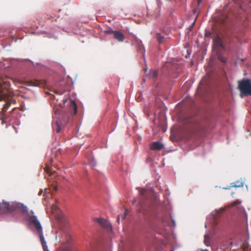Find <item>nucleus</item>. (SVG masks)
Listing matches in <instances>:
<instances>
[{"mask_svg": "<svg viewBox=\"0 0 251 251\" xmlns=\"http://www.w3.org/2000/svg\"><path fill=\"white\" fill-rule=\"evenodd\" d=\"M9 87L10 82L9 81L3 79L0 80V101L2 100H7L1 112L2 119L6 118L5 113L11 105L8 91Z\"/></svg>", "mask_w": 251, "mask_h": 251, "instance_id": "f257e3e1", "label": "nucleus"}, {"mask_svg": "<svg viewBox=\"0 0 251 251\" xmlns=\"http://www.w3.org/2000/svg\"><path fill=\"white\" fill-rule=\"evenodd\" d=\"M27 216V219L30 224L34 225L35 227L37 233L39 235L41 243L42 244L44 251H49L48 249V247L46 244V242L45 240L43 233L42 231V227L41 225L38 220L37 217L35 216L31 215L27 210V213H23Z\"/></svg>", "mask_w": 251, "mask_h": 251, "instance_id": "f03ea898", "label": "nucleus"}, {"mask_svg": "<svg viewBox=\"0 0 251 251\" xmlns=\"http://www.w3.org/2000/svg\"><path fill=\"white\" fill-rule=\"evenodd\" d=\"M18 209H21L23 213H27L26 206L16 202L0 201V211L2 212H12Z\"/></svg>", "mask_w": 251, "mask_h": 251, "instance_id": "7ed1b4c3", "label": "nucleus"}, {"mask_svg": "<svg viewBox=\"0 0 251 251\" xmlns=\"http://www.w3.org/2000/svg\"><path fill=\"white\" fill-rule=\"evenodd\" d=\"M238 89L241 94L251 96V83L249 79L243 78L238 81Z\"/></svg>", "mask_w": 251, "mask_h": 251, "instance_id": "20e7f679", "label": "nucleus"}, {"mask_svg": "<svg viewBox=\"0 0 251 251\" xmlns=\"http://www.w3.org/2000/svg\"><path fill=\"white\" fill-rule=\"evenodd\" d=\"M213 46L217 49H223L224 48L222 39L219 36H216L213 39Z\"/></svg>", "mask_w": 251, "mask_h": 251, "instance_id": "39448f33", "label": "nucleus"}, {"mask_svg": "<svg viewBox=\"0 0 251 251\" xmlns=\"http://www.w3.org/2000/svg\"><path fill=\"white\" fill-rule=\"evenodd\" d=\"M164 147L163 145L159 142H154L151 145L150 149L153 151H160Z\"/></svg>", "mask_w": 251, "mask_h": 251, "instance_id": "423d86ee", "label": "nucleus"}, {"mask_svg": "<svg viewBox=\"0 0 251 251\" xmlns=\"http://www.w3.org/2000/svg\"><path fill=\"white\" fill-rule=\"evenodd\" d=\"M96 221L100 225V226L104 228L108 229L111 227L110 224L104 219L98 218Z\"/></svg>", "mask_w": 251, "mask_h": 251, "instance_id": "0eeeda50", "label": "nucleus"}, {"mask_svg": "<svg viewBox=\"0 0 251 251\" xmlns=\"http://www.w3.org/2000/svg\"><path fill=\"white\" fill-rule=\"evenodd\" d=\"M114 34V38L119 42H123L125 39L124 34L119 31H111Z\"/></svg>", "mask_w": 251, "mask_h": 251, "instance_id": "6e6552de", "label": "nucleus"}, {"mask_svg": "<svg viewBox=\"0 0 251 251\" xmlns=\"http://www.w3.org/2000/svg\"><path fill=\"white\" fill-rule=\"evenodd\" d=\"M52 161H53L52 159H51L50 160V163L48 164H47L46 165L45 167L44 168L45 171L47 173L49 174L50 176H51L54 173H55L54 172H51V169H50V164L52 163Z\"/></svg>", "mask_w": 251, "mask_h": 251, "instance_id": "1a4fd4ad", "label": "nucleus"}, {"mask_svg": "<svg viewBox=\"0 0 251 251\" xmlns=\"http://www.w3.org/2000/svg\"><path fill=\"white\" fill-rule=\"evenodd\" d=\"M147 75L149 78L154 79L157 76V72L156 70H151Z\"/></svg>", "mask_w": 251, "mask_h": 251, "instance_id": "9d476101", "label": "nucleus"}, {"mask_svg": "<svg viewBox=\"0 0 251 251\" xmlns=\"http://www.w3.org/2000/svg\"><path fill=\"white\" fill-rule=\"evenodd\" d=\"M70 108L73 109L74 111V115H75L77 111V107L75 102L74 100L70 101Z\"/></svg>", "mask_w": 251, "mask_h": 251, "instance_id": "9b49d317", "label": "nucleus"}, {"mask_svg": "<svg viewBox=\"0 0 251 251\" xmlns=\"http://www.w3.org/2000/svg\"><path fill=\"white\" fill-rule=\"evenodd\" d=\"M243 186V182L242 181H237L236 182H232L230 184L231 187H241Z\"/></svg>", "mask_w": 251, "mask_h": 251, "instance_id": "f8f14e48", "label": "nucleus"}, {"mask_svg": "<svg viewBox=\"0 0 251 251\" xmlns=\"http://www.w3.org/2000/svg\"><path fill=\"white\" fill-rule=\"evenodd\" d=\"M155 38L156 39L157 41H158V43L159 44H162L163 43L165 38L163 36H162L160 33H157L155 35Z\"/></svg>", "mask_w": 251, "mask_h": 251, "instance_id": "ddd939ff", "label": "nucleus"}, {"mask_svg": "<svg viewBox=\"0 0 251 251\" xmlns=\"http://www.w3.org/2000/svg\"><path fill=\"white\" fill-rule=\"evenodd\" d=\"M147 191L145 189H142L140 191V195L144 198L146 197Z\"/></svg>", "mask_w": 251, "mask_h": 251, "instance_id": "4468645a", "label": "nucleus"}, {"mask_svg": "<svg viewBox=\"0 0 251 251\" xmlns=\"http://www.w3.org/2000/svg\"><path fill=\"white\" fill-rule=\"evenodd\" d=\"M27 83L28 86H37L38 85V83L37 82H35L32 81H29Z\"/></svg>", "mask_w": 251, "mask_h": 251, "instance_id": "2eb2a0df", "label": "nucleus"}, {"mask_svg": "<svg viewBox=\"0 0 251 251\" xmlns=\"http://www.w3.org/2000/svg\"><path fill=\"white\" fill-rule=\"evenodd\" d=\"M57 218L58 221L60 222H62L63 221L65 220V217L63 214H61L59 216H58L57 217Z\"/></svg>", "mask_w": 251, "mask_h": 251, "instance_id": "dca6fc26", "label": "nucleus"}, {"mask_svg": "<svg viewBox=\"0 0 251 251\" xmlns=\"http://www.w3.org/2000/svg\"><path fill=\"white\" fill-rule=\"evenodd\" d=\"M209 238L207 235H205L204 236V242L205 244L207 246H208V242L209 241Z\"/></svg>", "mask_w": 251, "mask_h": 251, "instance_id": "f3484780", "label": "nucleus"}, {"mask_svg": "<svg viewBox=\"0 0 251 251\" xmlns=\"http://www.w3.org/2000/svg\"><path fill=\"white\" fill-rule=\"evenodd\" d=\"M218 57V59L222 62L226 63V60L221 55H219Z\"/></svg>", "mask_w": 251, "mask_h": 251, "instance_id": "a211bd4d", "label": "nucleus"}, {"mask_svg": "<svg viewBox=\"0 0 251 251\" xmlns=\"http://www.w3.org/2000/svg\"><path fill=\"white\" fill-rule=\"evenodd\" d=\"M139 205H140L141 207L140 208L138 209V211L139 212L141 213V212H143V209H142V205H143V202L142 201H141L140 202V203H139Z\"/></svg>", "mask_w": 251, "mask_h": 251, "instance_id": "6ab92c4d", "label": "nucleus"}, {"mask_svg": "<svg viewBox=\"0 0 251 251\" xmlns=\"http://www.w3.org/2000/svg\"><path fill=\"white\" fill-rule=\"evenodd\" d=\"M9 100L11 102V103L12 102H13L14 103L16 102V100L15 99H13L9 95Z\"/></svg>", "mask_w": 251, "mask_h": 251, "instance_id": "aec40b11", "label": "nucleus"}, {"mask_svg": "<svg viewBox=\"0 0 251 251\" xmlns=\"http://www.w3.org/2000/svg\"><path fill=\"white\" fill-rule=\"evenodd\" d=\"M211 35V32H209V31H206L205 34V37H210Z\"/></svg>", "mask_w": 251, "mask_h": 251, "instance_id": "412c9836", "label": "nucleus"}, {"mask_svg": "<svg viewBox=\"0 0 251 251\" xmlns=\"http://www.w3.org/2000/svg\"><path fill=\"white\" fill-rule=\"evenodd\" d=\"M126 215H127V210H126L124 214L122 216V219H125L126 216Z\"/></svg>", "mask_w": 251, "mask_h": 251, "instance_id": "4be33fe9", "label": "nucleus"}, {"mask_svg": "<svg viewBox=\"0 0 251 251\" xmlns=\"http://www.w3.org/2000/svg\"><path fill=\"white\" fill-rule=\"evenodd\" d=\"M89 163L92 167H94L96 165L94 160L90 161Z\"/></svg>", "mask_w": 251, "mask_h": 251, "instance_id": "5701e85b", "label": "nucleus"}, {"mask_svg": "<svg viewBox=\"0 0 251 251\" xmlns=\"http://www.w3.org/2000/svg\"><path fill=\"white\" fill-rule=\"evenodd\" d=\"M56 131L57 133H59L61 131V127L58 125H57V127Z\"/></svg>", "mask_w": 251, "mask_h": 251, "instance_id": "b1692460", "label": "nucleus"}, {"mask_svg": "<svg viewBox=\"0 0 251 251\" xmlns=\"http://www.w3.org/2000/svg\"><path fill=\"white\" fill-rule=\"evenodd\" d=\"M112 31V30H107L105 31V32L107 33H113V32H111Z\"/></svg>", "mask_w": 251, "mask_h": 251, "instance_id": "393cba45", "label": "nucleus"}, {"mask_svg": "<svg viewBox=\"0 0 251 251\" xmlns=\"http://www.w3.org/2000/svg\"><path fill=\"white\" fill-rule=\"evenodd\" d=\"M244 2V0H239V3L240 4V2L243 3Z\"/></svg>", "mask_w": 251, "mask_h": 251, "instance_id": "a878e982", "label": "nucleus"}, {"mask_svg": "<svg viewBox=\"0 0 251 251\" xmlns=\"http://www.w3.org/2000/svg\"><path fill=\"white\" fill-rule=\"evenodd\" d=\"M120 216H118V218H117V221H118V223H119V221H120Z\"/></svg>", "mask_w": 251, "mask_h": 251, "instance_id": "bb28decb", "label": "nucleus"}, {"mask_svg": "<svg viewBox=\"0 0 251 251\" xmlns=\"http://www.w3.org/2000/svg\"><path fill=\"white\" fill-rule=\"evenodd\" d=\"M135 202H136V200H135V199H134L132 200V203H135Z\"/></svg>", "mask_w": 251, "mask_h": 251, "instance_id": "cd10ccee", "label": "nucleus"}, {"mask_svg": "<svg viewBox=\"0 0 251 251\" xmlns=\"http://www.w3.org/2000/svg\"><path fill=\"white\" fill-rule=\"evenodd\" d=\"M237 203H238V201H235V202H234L233 203V204H234V205H235V204H236Z\"/></svg>", "mask_w": 251, "mask_h": 251, "instance_id": "c85d7f7f", "label": "nucleus"}, {"mask_svg": "<svg viewBox=\"0 0 251 251\" xmlns=\"http://www.w3.org/2000/svg\"><path fill=\"white\" fill-rule=\"evenodd\" d=\"M198 3L200 4L201 2V0H198Z\"/></svg>", "mask_w": 251, "mask_h": 251, "instance_id": "c756f323", "label": "nucleus"}, {"mask_svg": "<svg viewBox=\"0 0 251 251\" xmlns=\"http://www.w3.org/2000/svg\"><path fill=\"white\" fill-rule=\"evenodd\" d=\"M250 80H251V79H250Z\"/></svg>", "mask_w": 251, "mask_h": 251, "instance_id": "7c9ffc66", "label": "nucleus"}]
</instances>
